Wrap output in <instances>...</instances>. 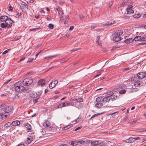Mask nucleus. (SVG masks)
<instances>
[{
    "label": "nucleus",
    "instance_id": "1",
    "mask_svg": "<svg viewBox=\"0 0 146 146\" xmlns=\"http://www.w3.org/2000/svg\"><path fill=\"white\" fill-rule=\"evenodd\" d=\"M21 82H18L15 83L14 84L15 91L18 92H22L25 89L24 86L21 85Z\"/></svg>",
    "mask_w": 146,
    "mask_h": 146
},
{
    "label": "nucleus",
    "instance_id": "2",
    "mask_svg": "<svg viewBox=\"0 0 146 146\" xmlns=\"http://www.w3.org/2000/svg\"><path fill=\"white\" fill-rule=\"evenodd\" d=\"M43 126L46 129L49 131H52L53 127L50 122L47 121H45L43 124Z\"/></svg>",
    "mask_w": 146,
    "mask_h": 146
},
{
    "label": "nucleus",
    "instance_id": "3",
    "mask_svg": "<svg viewBox=\"0 0 146 146\" xmlns=\"http://www.w3.org/2000/svg\"><path fill=\"white\" fill-rule=\"evenodd\" d=\"M131 80L132 82H135L134 85L135 87H139L143 85L142 82L140 81L139 79L136 77L132 78Z\"/></svg>",
    "mask_w": 146,
    "mask_h": 146
},
{
    "label": "nucleus",
    "instance_id": "4",
    "mask_svg": "<svg viewBox=\"0 0 146 146\" xmlns=\"http://www.w3.org/2000/svg\"><path fill=\"white\" fill-rule=\"evenodd\" d=\"M33 79L31 77L25 79L23 81V84L24 86H28L33 82Z\"/></svg>",
    "mask_w": 146,
    "mask_h": 146
},
{
    "label": "nucleus",
    "instance_id": "5",
    "mask_svg": "<svg viewBox=\"0 0 146 146\" xmlns=\"http://www.w3.org/2000/svg\"><path fill=\"white\" fill-rule=\"evenodd\" d=\"M146 76V73L144 72H141L137 74L135 77L138 78L139 79H142Z\"/></svg>",
    "mask_w": 146,
    "mask_h": 146
},
{
    "label": "nucleus",
    "instance_id": "6",
    "mask_svg": "<svg viewBox=\"0 0 146 146\" xmlns=\"http://www.w3.org/2000/svg\"><path fill=\"white\" fill-rule=\"evenodd\" d=\"M5 22L8 27H9L12 26V23L13 22V21L10 18H9L8 17V19L5 20Z\"/></svg>",
    "mask_w": 146,
    "mask_h": 146
},
{
    "label": "nucleus",
    "instance_id": "7",
    "mask_svg": "<svg viewBox=\"0 0 146 146\" xmlns=\"http://www.w3.org/2000/svg\"><path fill=\"white\" fill-rule=\"evenodd\" d=\"M13 108V106H7L4 108V111L5 113H9L12 111Z\"/></svg>",
    "mask_w": 146,
    "mask_h": 146
},
{
    "label": "nucleus",
    "instance_id": "8",
    "mask_svg": "<svg viewBox=\"0 0 146 146\" xmlns=\"http://www.w3.org/2000/svg\"><path fill=\"white\" fill-rule=\"evenodd\" d=\"M139 138V137H130L128 139H127L126 142L128 143H131L135 142V141Z\"/></svg>",
    "mask_w": 146,
    "mask_h": 146
},
{
    "label": "nucleus",
    "instance_id": "9",
    "mask_svg": "<svg viewBox=\"0 0 146 146\" xmlns=\"http://www.w3.org/2000/svg\"><path fill=\"white\" fill-rule=\"evenodd\" d=\"M58 82L57 80H55L52 81L49 84V88L50 89H52L56 86V85L58 83Z\"/></svg>",
    "mask_w": 146,
    "mask_h": 146
},
{
    "label": "nucleus",
    "instance_id": "10",
    "mask_svg": "<svg viewBox=\"0 0 146 146\" xmlns=\"http://www.w3.org/2000/svg\"><path fill=\"white\" fill-rule=\"evenodd\" d=\"M11 127L13 128L15 126H18L20 124V122L18 120L13 121L11 123Z\"/></svg>",
    "mask_w": 146,
    "mask_h": 146
},
{
    "label": "nucleus",
    "instance_id": "11",
    "mask_svg": "<svg viewBox=\"0 0 146 146\" xmlns=\"http://www.w3.org/2000/svg\"><path fill=\"white\" fill-rule=\"evenodd\" d=\"M123 33V31L122 30H117L115 32L114 35L120 36Z\"/></svg>",
    "mask_w": 146,
    "mask_h": 146
},
{
    "label": "nucleus",
    "instance_id": "12",
    "mask_svg": "<svg viewBox=\"0 0 146 146\" xmlns=\"http://www.w3.org/2000/svg\"><path fill=\"white\" fill-rule=\"evenodd\" d=\"M37 85L39 86H43L45 85V82L44 80L41 79L38 82Z\"/></svg>",
    "mask_w": 146,
    "mask_h": 146
},
{
    "label": "nucleus",
    "instance_id": "13",
    "mask_svg": "<svg viewBox=\"0 0 146 146\" xmlns=\"http://www.w3.org/2000/svg\"><path fill=\"white\" fill-rule=\"evenodd\" d=\"M8 19V16L6 15H1L0 17V21L2 22H5Z\"/></svg>",
    "mask_w": 146,
    "mask_h": 146
},
{
    "label": "nucleus",
    "instance_id": "14",
    "mask_svg": "<svg viewBox=\"0 0 146 146\" xmlns=\"http://www.w3.org/2000/svg\"><path fill=\"white\" fill-rule=\"evenodd\" d=\"M113 40L115 41H118L121 40V37H120V36H118L115 35H114V36L113 38Z\"/></svg>",
    "mask_w": 146,
    "mask_h": 146
},
{
    "label": "nucleus",
    "instance_id": "15",
    "mask_svg": "<svg viewBox=\"0 0 146 146\" xmlns=\"http://www.w3.org/2000/svg\"><path fill=\"white\" fill-rule=\"evenodd\" d=\"M11 122H8L6 123H5L4 126V129H7L9 127H11Z\"/></svg>",
    "mask_w": 146,
    "mask_h": 146
},
{
    "label": "nucleus",
    "instance_id": "16",
    "mask_svg": "<svg viewBox=\"0 0 146 146\" xmlns=\"http://www.w3.org/2000/svg\"><path fill=\"white\" fill-rule=\"evenodd\" d=\"M103 102L106 103L109 102L110 100V96H107L104 98L103 97Z\"/></svg>",
    "mask_w": 146,
    "mask_h": 146
},
{
    "label": "nucleus",
    "instance_id": "17",
    "mask_svg": "<svg viewBox=\"0 0 146 146\" xmlns=\"http://www.w3.org/2000/svg\"><path fill=\"white\" fill-rule=\"evenodd\" d=\"M25 126L26 128L28 130V131H30L32 129L31 126L29 124L27 123L25 124Z\"/></svg>",
    "mask_w": 146,
    "mask_h": 146
},
{
    "label": "nucleus",
    "instance_id": "18",
    "mask_svg": "<svg viewBox=\"0 0 146 146\" xmlns=\"http://www.w3.org/2000/svg\"><path fill=\"white\" fill-rule=\"evenodd\" d=\"M33 138H31L29 137L27 138V140L26 141V143L27 144H29L33 141Z\"/></svg>",
    "mask_w": 146,
    "mask_h": 146
},
{
    "label": "nucleus",
    "instance_id": "19",
    "mask_svg": "<svg viewBox=\"0 0 146 146\" xmlns=\"http://www.w3.org/2000/svg\"><path fill=\"white\" fill-rule=\"evenodd\" d=\"M95 105L98 108H101L103 106V105L101 102H97Z\"/></svg>",
    "mask_w": 146,
    "mask_h": 146
},
{
    "label": "nucleus",
    "instance_id": "20",
    "mask_svg": "<svg viewBox=\"0 0 146 146\" xmlns=\"http://www.w3.org/2000/svg\"><path fill=\"white\" fill-rule=\"evenodd\" d=\"M91 144L93 146H97L99 145L100 142L98 141H95L92 142Z\"/></svg>",
    "mask_w": 146,
    "mask_h": 146
},
{
    "label": "nucleus",
    "instance_id": "21",
    "mask_svg": "<svg viewBox=\"0 0 146 146\" xmlns=\"http://www.w3.org/2000/svg\"><path fill=\"white\" fill-rule=\"evenodd\" d=\"M103 97L100 96L97 98L96 101L97 102H103Z\"/></svg>",
    "mask_w": 146,
    "mask_h": 146
},
{
    "label": "nucleus",
    "instance_id": "22",
    "mask_svg": "<svg viewBox=\"0 0 146 146\" xmlns=\"http://www.w3.org/2000/svg\"><path fill=\"white\" fill-rule=\"evenodd\" d=\"M127 14H130L133 13L134 12L133 10L131 9V8L130 7H128L127 9Z\"/></svg>",
    "mask_w": 146,
    "mask_h": 146
},
{
    "label": "nucleus",
    "instance_id": "23",
    "mask_svg": "<svg viewBox=\"0 0 146 146\" xmlns=\"http://www.w3.org/2000/svg\"><path fill=\"white\" fill-rule=\"evenodd\" d=\"M83 99L81 98H78L77 99L75 98L74 99H73V100L74 101H76L79 103L82 102L83 101Z\"/></svg>",
    "mask_w": 146,
    "mask_h": 146
},
{
    "label": "nucleus",
    "instance_id": "24",
    "mask_svg": "<svg viewBox=\"0 0 146 146\" xmlns=\"http://www.w3.org/2000/svg\"><path fill=\"white\" fill-rule=\"evenodd\" d=\"M19 5L21 9H24L26 6H27V4L24 2L20 3Z\"/></svg>",
    "mask_w": 146,
    "mask_h": 146
},
{
    "label": "nucleus",
    "instance_id": "25",
    "mask_svg": "<svg viewBox=\"0 0 146 146\" xmlns=\"http://www.w3.org/2000/svg\"><path fill=\"white\" fill-rule=\"evenodd\" d=\"M73 126V125L72 124H70V125H68L66 126V127H63L62 128V129L63 130H66L70 127H71Z\"/></svg>",
    "mask_w": 146,
    "mask_h": 146
},
{
    "label": "nucleus",
    "instance_id": "26",
    "mask_svg": "<svg viewBox=\"0 0 146 146\" xmlns=\"http://www.w3.org/2000/svg\"><path fill=\"white\" fill-rule=\"evenodd\" d=\"M134 41V40L133 39L130 38L127 39L125 40V42L130 43L133 42Z\"/></svg>",
    "mask_w": 146,
    "mask_h": 146
},
{
    "label": "nucleus",
    "instance_id": "27",
    "mask_svg": "<svg viewBox=\"0 0 146 146\" xmlns=\"http://www.w3.org/2000/svg\"><path fill=\"white\" fill-rule=\"evenodd\" d=\"M141 40H142V37L140 36H137L134 38V40L135 41H138Z\"/></svg>",
    "mask_w": 146,
    "mask_h": 146
},
{
    "label": "nucleus",
    "instance_id": "28",
    "mask_svg": "<svg viewBox=\"0 0 146 146\" xmlns=\"http://www.w3.org/2000/svg\"><path fill=\"white\" fill-rule=\"evenodd\" d=\"M117 98V97L116 95H113L111 96L110 97V100L111 99L112 101H113L116 99Z\"/></svg>",
    "mask_w": 146,
    "mask_h": 146
},
{
    "label": "nucleus",
    "instance_id": "29",
    "mask_svg": "<svg viewBox=\"0 0 146 146\" xmlns=\"http://www.w3.org/2000/svg\"><path fill=\"white\" fill-rule=\"evenodd\" d=\"M1 27L2 28H6V27H8V26L5 23H1Z\"/></svg>",
    "mask_w": 146,
    "mask_h": 146
},
{
    "label": "nucleus",
    "instance_id": "30",
    "mask_svg": "<svg viewBox=\"0 0 146 146\" xmlns=\"http://www.w3.org/2000/svg\"><path fill=\"white\" fill-rule=\"evenodd\" d=\"M70 144L72 145L76 146L78 145V142L77 141H72L70 142Z\"/></svg>",
    "mask_w": 146,
    "mask_h": 146
},
{
    "label": "nucleus",
    "instance_id": "31",
    "mask_svg": "<svg viewBox=\"0 0 146 146\" xmlns=\"http://www.w3.org/2000/svg\"><path fill=\"white\" fill-rule=\"evenodd\" d=\"M75 103L74 102L71 101L70 102L68 103V106H73L75 104Z\"/></svg>",
    "mask_w": 146,
    "mask_h": 146
},
{
    "label": "nucleus",
    "instance_id": "32",
    "mask_svg": "<svg viewBox=\"0 0 146 146\" xmlns=\"http://www.w3.org/2000/svg\"><path fill=\"white\" fill-rule=\"evenodd\" d=\"M141 16V15L139 14H135L133 15V17L135 18H138Z\"/></svg>",
    "mask_w": 146,
    "mask_h": 146
},
{
    "label": "nucleus",
    "instance_id": "33",
    "mask_svg": "<svg viewBox=\"0 0 146 146\" xmlns=\"http://www.w3.org/2000/svg\"><path fill=\"white\" fill-rule=\"evenodd\" d=\"M81 120V118L78 117L77 119H76L75 121H74V122L75 121L76 123H75L74 124H76V123H78Z\"/></svg>",
    "mask_w": 146,
    "mask_h": 146
},
{
    "label": "nucleus",
    "instance_id": "34",
    "mask_svg": "<svg viewBox=\"0 0 146 146\" xmlns=\"http://www.w3.org/2000/svg\"><path fill=\"white\" fill-rule=\"evenodd\" d=\"M100 38V36H97V43L98 44L100 45L101 43L99 41V40Z\"/></svg>",
    "mask_w": 146,
    "mask_h": 146
},
{
    "label": "nucleus",
    "instance_id": "35",
    "mask_svg": "<svg viewBox=\"0 0 146 146\" xmlns=\"http://www.w3.org/2000/svg\"><path fill=\"white\" fill-rule=\"evenodd\" d=\"M128 5V3L127 2H126L125 1H123V3L121 4V5L123 7H124L125 5Z\"/></svg>",
    "mask_w": 146,
    "mask_h": 146
},
{
    "label": "nucleus",
    "instance_id": "36",
    "mask_svg": "<svg viewBox=\"0 0 146 146\" xmlns=\"http://www.w3.org/2000/svg\"><path fill=\"white\" fill-rule=\"evenodd\" d=\"M125 92L126 90L125 89L121 90L119 91V93L120 94H123Z\"/></svg>",
    "mask_w": 146,
    "mask_h": 146
},
{
    "label": "nucleus",
    "instance_id": "37",
    "mask_svg": "<svg viewBox=\"0 0 146 146\" xmlns=\"http://www.w3.org/2000/svg\"><path fill=\"white\" fill-rule=\"evenodd\" d=\"M29 137L31 138H33V139L34 138H35V135L33 133H31V134L29 133Z\"/></svg>",
    "mask_w": 146,
    "mask_h": 146
},
{
    "label": "nucleus",
    "instance_id": "38",
    "mask_svg": "<svg viewBox=\"0 0 146 146\" xmlns=\"http://www.w3.org/2000/svg\"><path fill=\"white\" fill-rule=\"evenodd\" d=\"M54 27V25L52 24H50L48 25V28L51 29H52Z\"/></svg>",
    "mask_w": 146,
    "mask_h": 146
},
{
    "label": "nucleus",
    "instance_id": "39",
    "mask_svg": "<svg viewBox=\"0 0 146 146\" xmlns=\"http://www.w3.org/2000/svg\"><path fill=\"white\" fill-rule=\"evenodd\" d=\"M78 142V144L79 143L80 144H83L85 143V141L83 140H79L77 141Z\"/></svg>",
    "mask_w": 146,
    "mask_h": 146
},
{
    "label": "nucleus",
    "instance_id": "40",
    "mask_svg": "<svg viewBox=\"0 0 146 146\" xmlns=\"http://www.w3.org/2000/svg\"><path fill=\"white\" fill-rule=\"evenodd\" d=\"M142 40L143 41L146 40V32L144 35L143 36Z\"/></svg>",
    "mask_w": 146,
    "mask_h": 146
},
{
    "label": "nucleus",
    "instance_id": "41",
    "mask_svg": "<svg viewBox=\"0 0 146 146\" xmlns=\"http://www.w3.org/2000/svg\"><path fill=\"white\" fill-rule=\"evenodd\" d=\"M100 146H105L106 145V143L105 142H101L99 144Z\"/></svg>",
    "mask_w": 146,
    "mask_h": 146
},
{
    "label": "nucleus",
    "instance_id": "42",
    "mask_svg": "<svg viewBox=\"0 0 146 146\" xmlns=\"http://www.w3.org/2000/svg\"><path fill=\"white\" fill-rule=\"evenodd\" d=\"M108 93V95L109 96H110V97L113 94V92H109Z\"/></svg>",
    "mask_w": 146,
    "mask_h": 146
},
{
    "label": "nucleus",
    "instance_id": "43",
    "mask_svg": "<svg viewBox=\"0 0 146 146\" xmlns=\"http://www.w3.org/2000/svg\"><path fill=\"white\" fill-rule=\"evenodd\" d=\"M62 103H61L56 108L58 109L59 108L63 107Z\"/></svg>",
    "mask_w": 146,
    "mask_h": 146
},
{
    "label": "nucleus",
    "instance_id": "44",
    "mask_svg": "<svg viewBox=\"0 0 146 146\" xmlns=\"http://www.w3.org/2000/svg\"><path fill=\"white\" fill-rule=\"evenodd\" d=\"M100 113H99L95 114L93 115L91 117V119L95 117H96V116H98V115H100Z\"/></svg>",
    "mask_w": 146,
    "mask_h": 146
},
{
    "label": "nucleus",
    "instance_id": "45",
    "mask_svg": "<svg viewBox=\"0 0 146 146\" xmlns=\"http://www.w3.org/2000/svg\"><path fill=\"white\" fill-rule=\"evenodd\" d=\"M63 106V107L68 106V103L63 102L62 103Z\"/></svg>",
    "mask_w": 146,
    "mask_h": 146
},
{
    "label": "nucleus",
    "instance_id": "46",
    "mask_svg": "<svg viewBox=\"0 0 146 146\" xmlns=\"http://www.w3.org/2000/svg\"><path fill=\"white\" fill-rule=\"evenodd\" d=\"M15 98L16 99H19V94H16Z\"/></svg>",
    "mask_w": 146,
    "mask_h": 146
},
{
    "label": "nucleus",
    "instance_id": "47",
    "mask_svg": "<svg viewBox=\"0 0 146 146\" xmlns=\"http://www.w3.org/2000/svg\"><path fill=\"white\" fill-rule=\"evenodd\" d=\"M128 117L127 116H125L123 118V121H125L128 119Z\"/></svg>",
    "mask_w": 146,
    "mask_h": 146
},
{
    "label": "nucleus",
    "instance_id": "48",
    "mask_svg": "<svg viewBox=\"0 0 146 146\" xmlns=\"http://www.w3.org/2000/svg\"><path fill=\"white\" fill-rule=\"evenodd\" d=\"M34 59L33 58H29L28 59V60L27 61L28 62H32L33 60Z\"/></svg>",
    "mask_w": 146,
    "mask_h": 146
},
{
    "label": "nucleus",
    "instance_id": "49",
    "mask_svg": "<svg viewBox=\"0 0 146 146\" xmlns=\"http://www.w3.org/2000/svg\"><path fill=\"white\" fill-rule=\"evenodd\" d=\"M10 49H7L4 51L2 53L3 54H5L8 52Z\"/></svg>",
    "mask_w": 146,
    "mask_h": 146
},
{
    "label": "nucleus",
    "instance_id": "50",
    "mask_svg": "<svg viewBox=\"0 0 146 146\" xmlns=\"http://www.w3.org/2000/svg\"><path fill=\"white\" fill-rule=\"evenodd\" d=\"M59 7L58 6H57L56 8V9L57 10V11L58 12V14H60V10L59 9Z\"/></svg>",
    "mask_w": 146,
    "mask_h": 146
},
{
    "label": "nucleus",
    "instance_id": "51",
    "mask_svg": "<svg viewBox=\"0 0 146 146\" xmlns=\"http://www.w3.org/2000/svg\"><path fill=\"white\" fill-rule=\"evenodd\" d=\"M39 28H34V29H30L29 30L30 31H35L36 29H39Z\"/></svg>",
    "mask_w": 146,
    "mask_h": 146
},
{
    "label": "nucleus",
    "instance_id": "52",
    "mask_svg": "<svg viewBox=\"0 0 146 146\" xmlns=\"http://www.w3.org/2000/svg\"><path fill=\"white\" fill-rule=\"evenodd\" d=\"M42 51V50H41L36 55V58L38 55L39 54H40L41 52Z\"/></svg>",
    "mask_w": 146,
    "mask_h": 146
},
{
    "label": "nucleus",
    "instance_id": "53",
    "mask_svg": "<svg viewBox=\"0 0 146 146\" xmlns=\"http://www.w3.org/2000/svg\"><path fill=\"white\" fill-rule=\"evenodd\" d=\"M17 15L18 16V17L21 16V13L20 12L17 13Z\"/></svg>",
    "mask_w": 146,
    "mask_h": 146
},
{
    "label": "nucleus",
    "instance_id": "54",
    "mask_svg": "<svg viewBox=\"0 0 146 146\" xmlns=\"http://www.w3.org/2000/svg\"><path fill=\"white\" fill-rule=\"evenodd\" d=\"M54 57V56H46V57H44V58L46 59H47L48 58H50L51 57Z\"/></svg>",
    "mask_w": 146,
    "mask_h": 146
},
{
    "label": "nucleus",
    "instance_id": "55",
    "mask_svg": "<svg viewBox=\"0 0 146 146\" xmlns=\"http://www.w3.org/2000/svg\"><path fill=\"white\" fill-rule=\"evenodd\" d=\"M20 36H16L15 38L14 39H15V40H17L18 39H19L20 38Z\"/></svg>",
    "mask_w": 146,
    "mask_h": 146
},
{
    "label": "nucleus",
    "instance_id": "56",
    "mask_svg": "<svg viewBox=\"0 0 146 146\" xmlns=\"http://www.w3.org/2000/svg\"><path fill=\"white\" fill-rule=\"evenodd\" d=\"M74 28V27L73 26H71L70 27V28L69 29V30L70 31H71Z\"/></svg>",
    "mask_w": 146,
    "mask_h": 146
},
{
    "label": "nucleus",
    "instance_id": "57",
    "mask_svg": "<svg viewBox=\"0 0 146 146\" xmlns=\"http://www.w3.org/2000/svg\"><path fill=\"white\" fill-rule=\"evenodd\" d=\"M110 21H109L106 24V25L107 26L111 25V24H110Z\"/></svg>",
    "mask_w": 146,
    "mask_h": 146
},
{
    "label": "nucleus",
    "instance_id": "58",
    "mask_svg": "<svg viewBox=\"0 0 146 146\" xmlns=\"http://www.w3.org/2000/svg\"><path fill=\"white\" fill-rule=\"evenodd\" d=\"M70 35L69 34L67 33L65 35L64 37H69V36Z\"/></svg>",
    "mask_w": 146,
    "mask_h": 146
},
{
    "label": "nucleus",
    "instance_id": "59",
    "mask_svg": "<svg viewBox=\"0 0 146 146\" xmlns=\"http://www.w3.org/2000/svg\"><path fill=\"white\" fill-rule=\"evenodd\" d=\"M82 127H79L77 128H76L75 130V131H76L78 130H79V129H80L82 128Z\"/></svg>",
    "mask_w": 146,
    "mask_h": 146
},
{
    "label": "nucleus",
    "instance_id": "60",
    "mask_svg": "<svg viewBox=\"0 0 146 146\" xmlns=\"http://www.w3.org/2000/svg\"><path fill=\"white\" fill-rule=\"evenodd\" d=\"M12 7L11 6H10L9 7V9H8V10L9 11H12Z\"/></svg>",
    "mask_w": 146,
    "mask_h": 146
},
{
    "label": "nucleus",
    "instance_id": "61",
    "mask_svg": "<svg viewBox=\"0 0 146 146\" xmlns=\"http://www.w3.org/2000/svg\"><path fill=\"white\" fill-rule=\"evenodd\" d=\"M35 17L36 19H38L40 17V16L38 15H35Z\"/></svg>",
    "mask_w": 146,
    "mask_h": 146
},
{
    "label": "nucleus",
    "instance_id": "62",
    "mask_svg": "<svg viewBox=\"0 0 146 146\" xmlns=\"http://www.w3.org/2000/svg\"><path fill=\"white\" fill-rule=\"evenodd\" d=\"M136 122L135 121H133L132 122H130V124H134L136 123Z\"/></svg>",
    "mask_w": 146,
    "mask_h": 146
},
{
    "label": "nucleus",
    "instance_id": "63",
    "mask_svg": "<svg viewBox=\"0 0 146 146\" xmlns=\"http://www.w3.org/2000/svg\"><path fill=\"white\" fill-rule=\"evenodd\" d=\"M17 146H25V145L24 144H20L18 145Z\"/></svg>",
    "mask_w": 146,
    "mask_h": 146
},
{
    "label": "nucleus",
    "instance_id": "64",
    "mask_svg": "<svg viewBox=\"0 0 146 146\" xmlns=\"http://www.w3.org/2000/svg\"><path fill=\"white\" fill-rule=\"evenodd\" d=\"M47 20H50L51 19V17L50 16H48V17H47Z\"/></svg>",
    "mask_w": 146,
    "mask_h": 146
}]
</instances>
